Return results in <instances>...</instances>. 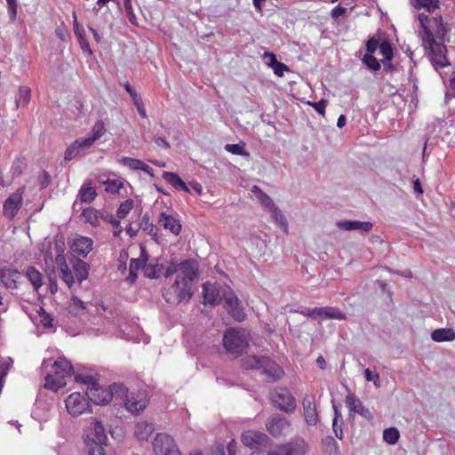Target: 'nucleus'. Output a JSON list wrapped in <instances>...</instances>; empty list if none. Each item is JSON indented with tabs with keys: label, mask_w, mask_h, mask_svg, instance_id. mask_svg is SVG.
Here are the masks:
<instances>
[{
	"label": "nucleus",
	"mask_w": 455,
	"mask_h": 455,
	"mask_svg": "<svg viewBox=\"0 0 455 455\" xmlns=\"http://www.w3.org/2000/svg\"><path fill=\"white\" fill-rule=\"evenodd\" d=\"M345 403L350 412L358 413L367 419H372V414L370 410L363 406L361 400L358 399L355 394L348 393L345 398Z\"/></svg>",
	"instance_id": "19"
},
{
	"label": "nucleus",
	"mask_w": 455,
	"mask_h": 455,
	"mask_svg": "<svg viewBox=\"0 0 455 455\" xmlns=\"http://www.w3.org/2000/svg\"><path fill=\"white\" fill-rule=\"evenodd\" d=\"M342 419H333L332 421V428L335 433V435L339 439H342V428H341Z\"/></svg>",
	"instance_id": "57"
},
{
	"label": "nucleus",
	"mask_w": 455,
	"mask_h": 455,
	"mask_svg": "<svg viewBox=\"0 0 455 455\" xmlns=\"http://www.w3.org/2000/svg\"><path fill=\"white\" fill-rule=\"evenodd\" d=\"M49 365L52 370L44 377V387L57 392L67 385L66 379L73 375L74 368L65 357H59L52 363L51 360H44L42 369H47Z\"/></svg>",
	"instance_id": "1"
},
{
	"label": "nucleus",
	"mask_w": 455,
	"mask_h": 455,
	"mask_svg": "<svg viewBox=\"0 0 455 455\" xmlns=\"http://www.w3.org/2000/svg\"><path fill=\"white\" fill-rule=\"evenodd\" d=\"M8 5V12L10 14L11 20L14 21L17 18L18 12V4L17 0H6Z\"/></svg>",
	"instance_id": "56"
},
{
	"label": "nucleus",
	"mask_w": 455,
	"mask_h": 455,
	"mask_svg": "<svg viewBox=\"0 0 455 455\" xmlns=\"http://www.w3.org/2000/svg\"><path fill=\"white\" fill-rule=\"evenodd\" d=\"M100 220L104 222L111 224L112 226H119V220H116L112 213H109L106 211L100 212Z\"/></svg>",
	"instance_id": "52"
},
{
	"label": "nucleus",
	"mask_w": 455,
	"mask_h": 455,
	"mask_svg": "<svg viewBox=\"0 0 455 455\" xmlns=\"http://www.w3.org/2000/svg\"><path fill=\"white\" fill-rule=\"evenodd\" d=\"M379 41L374 36L369 38L366 42V54H373L379 48Z\"/></svg>",
	"instance_id": "50"
},
{
	"label": "nucleus",
	"mask_w": 455,
	"mask_h": 455,
	"mask_svg": "<svg viewBox=\"0 0 455 455\" xmlns=\"http://www.w3.org/2000/svg\"><path fill=\"white\" fill-rule=\"evenodd\" d=\"M93 241L92 238L87 236L77 235L76 236L70 244L72 252L77 256L85 258L92 251Z\"/></svg>",
	"instance_id": "15"
},
{
	"label": "nucleus",
	"mask_w": 455,
	"mask_h": 455,
	"mask_svg": "<svg viewBox=\"0 0 455 455\" xmlns=\"http://www.w3.org/2000/svg\"><path fill=\"white\" fill-rule=\"evenodd\" d=\"M125 90L127 91V92L132 97V99L133 100V103L136 106L137 110H138L140 116L141 117H143V118H146L147 117V114H146V110L144 108L143 103H142L140 98L138 97L135 90L130 85L129 83H127L125 84Z\"/></svg>",
	"instance_id": "33"
},
{
	"label": "nucleus",
	"mask_w": 455,
	"mask_h": 455,
	"mask_svg": "<svg viewBox=\"0 0 455 455\" xmlns=\"http://www.w3.org/2000/svg\"><path fill=\"white\" fill-rule=\"evenodd\" d=\"M268 212H271L273 218L279 224V226L283 230V232L287 234L288 233V222H287L284 215L281 212V210L277 206L275 205Z\"/></svg>",
	"instance_id": "35"
},
{
	"label": "nucleus",
	"mask_w": 455,
	"mask_h": 455,
	"mask_svg": "<svg viewBox=\"0 0 455 455\" xmlns=\"http://www.w3.org/2000/svg\"><path fill=\"white\" fill-rule=\"evenodd\" d=\"M271 68L273 69L275 75L277 76L278 77H283L285 71H290V68L286 64L280 62L278 60L275 62Z\"/></svg>",
	"instance_id": "49"
},
{
	"label": "nucleus",
	"mask_w": 455,
	"mask_h": 455,
	"mask_svg": "<svg viewBox=\"0 0 455 455\" xmlns=\"http://www.w3.org/2000/svg\"><path fill=\"white\" fill-rule=\"evenodd\" d=\"M134 202L132 199H127L120 204L116 211V216L118 219H124L129 212L132 210Z\"/></svg>",
	"instance_id": "39"
},
{
	"label": "nucleus",
	"mask_w": 455,
	"mask_h": 455,
	"mask_svg": "<svg viewBox=\"0 0 455 455\" xmlns=\"http://www.w3.org/2000/svg\"><path fill=\"white\" fill-rule=\"evenodd\" d=\"M124 10L130 22L132 24H136V15L133 12L132 4H130L129 7H124Z\"/></svg>",
	"instance_id": "63"
},
{
	"label": "nucleus",
	"mask_w": 455,
	"mask_h": 455,
	"mask_svg": "<svg viewBox=\"0 0 455 455\" xmlns=\"http://www.w3.org/2000/svg\"><path fill=\"white\" fill-rule=\"evenodd\" d=\"M379 52L386 60H392L394 57V52L391 43L387 40L380 43Z\"/></svg>",
	"instance_id": "42"
},
{
	"label": "nucleus",
	"mask_w": 455,
	"mask_h": 455,
	"mask_svg": "<svg viewBox=\"0 0 455 455\" xmlns=\"http://www.w3.org/2000/svg\"><path fill=\"white\" fill-rule=\"evenodd\" d=\"M97 196L95 188L89 183H84L79 189L78 197L82 203H92Z\"/></svg>",
	"instance_id": "28"
},
{
	"label": "nucleus",
	"mask_w": 455,
	"mask_h": 455,
	"mask_svg": "<svg viewBox=\"0 0 455 455\" xmlns=\"http://www.w3.org/2000/svg\"><path fill=\"white\" fill-rule=\"evenodd\" d=\"M427 48L429 49V56L432 63L439 67H445L449 65L445 52L446 48L442 43H434Z\"/></svg>",
	"instance_id": "20"
},
{
	"label": "nucleus",
	"mask_w": 455,
	"mask_h": 455,
	"mask_svg": "<svg viewBox=\"0 0 455 455\" xmlns=\"http://www.w3.org/2000/svg\"><path fill=\"white\" fill-rule=\"evenodd\" d=\"M399 438L400 433L396 427H389L383 432V439L389 444H395Z\"/></svg>",
	"instance_id": "40"
},
{
	"label": "nucleus",
	"mask_w": 455,
	"mask_h": 455,
	"mask_svg": "<svg viewBox=\"0 0 455 455\" xmlns=\"http://www.w3.org/2000/svg\"><path fill=\"white\" fill-rule=\"evenodd\" d=\"M431 338L435 342L451 341L455 339V331L451 328H441L435 330Z\"/></svg>",
	"instance_id": "30"
},
{
	"label": "nucleus",
	"mask_w": 455,
	"mask_h": 455,
	"mask_svg": "<svg viewBox=\"0 0 455 455\" xmlns=\"http://www.w3.org/2000/svg\"><path fill=\"white\" fill-rule=\"evenodd\" d=\"M24 191V187L19 188L6 198L3 205V214L4 217L12 220L17 215L22 206Z\"/></svg>",
	"instance_id": "10"
},
{
	"label": "nucleus",
	"mask_w": 455,
	"mask_h": 455,
	"mask_svg": "<svg viewBox=\"0 0 455 455\" xmlns=\"http://www.w3.org/2000/svg\"><path fill=\"white\" fill-rule=\"evenodd\" d=\"M158 223L164 229L169 230L172 234L179 235L181 232V224L179 220L166 212H161L158 217Z\"/></svg>",
	"instance_id": "23"
},
{
	"label": "nucleus",
	"mask_w": 455,
	"mask_h": 455,
	"mask_svg": "<svg viewBox=\"0 0 455 455\" xmlns=\"http://www.w3.org/2000/svg\"><path fill=\"white\" fill-rule=\"evenodd\" d=\"M145 268V275L149 278H156L158 276L156 272V267L148 265L144 267Z\"/></svg>",
	"instance_id": "61"
},
{
	"label": "nucleus",
	"mask_w": 455,
	"mask_h": 455,
	"mask_svg": "<svg viewBox=\"0 0 455 455\" xmlns=\"http://www.w3.org/2000/svg\"><path fill=\"white\" fill-rule=\"evenodd\" d=\"M68 412L73 417L80 416L85 412H91L89 399L79 392L70 394L65 400Z\"/></svg>",
	"instance_id": "7"
},
{
	"label": "nucleus",
	"mask_w": 455,
	"mask_h": 455,
	"mask_svg": "<svg viewBox=\"0 0 455 455\" xmlns=\"http://www.w3.org/2000/svg\"><path fill=\"white\" fill-rule=\"evenodd\" d=\"M78 142L74 141L65 151L64 159L68 162L74 159L81 152Z\"/></svg>",
	"instance_id": "44"
},
{
	"label": "nucleus",
	"mask_w": 455,
	"mask_h": 455,
	"mask_svg": "<svg viewBox=\"0 0 455 455\" xmlns=\"http://www.w3.org/2000/svg\"><path fill=\"white\" fill-rule=\"evenodd\" d=\"M164 180L172 185L174 188L189 193V188L184 180L175 172H164L163 173Z\"/></svg>",
	"instance_id": "26"
},
{
	"label": "nucleus",
	"mask_w": 455,
	"mask_h": 455,
	"mask_svg": "<svg viewBox=\"0 0 455 455\" xmlns=\"http://www.w3.org/2000/svg\"><path fill=\"white\" fill-rule=\"evenodd\" d=\"M82 217L84 219L85 222L91 224L92 227H98L100 225V211L89 207L82 212Z\"/></svg>",
	"instance_id": "31"
},
{
	"label": "nucleus",
	"mask_w": 455,
	"mask_h": 455,
	"mask_svg": "<svg viewBox=\"0 0 455 455\" xmlns=\"http://www.w3.org/2000/svg\"><path fill=\"white\" fill-rule=\"evenodd\" d=\"M31 98V90L27 86H20L19 88V93L16 97L15 105L16 108L20 106H26L29 102Z\"/></svg>",
	"instance_id": "34"
},
{
	"label": "nucleus",
	"mask_w": 455,
	"mask_h": 455,
	"mask_svg": "<svg viewBox=\"0 0 455 455\" xmlns=\"http://www.w3.org/2000/svg\"><path fill=\"white\" fill-rule=\"evenodd\" d=\"M148 403V397L146 392L131 393L126 395L124 400L125 409L132 414L138 415L145 410Z\"/></svg>",
	"instance_id": "12"
},
{
	"label": "nucleus",
	"mask_w": 455,
	"mask_h": 455,
	"mask_svg": "<svg viewBox=\"0 0 455 455\" xmlns=\"http://www.w3.org/2000/svg\"><path fill=\"white\" fill-rule=\"evenodd\" d=\"M155 430L154 425L146 421L138 422L135 426L134 436L139 441H147Z\"/></svg>",
	"instance_id": "25"
},
{
	"label": "nucleus",
	"mask_w": 455,
	"mask_h": 455,
	"mask_svg": "<svg viewBox=\"0 0 455 455\" xmlns=\"http://www.w3.org/2000/svg\"><path fill=\"white\" fill-rule=\"evenodd\" d=\"M108 436L105 428L99 419H92L89 426L84 430V442L88 455H105L104 445Z\"/></svg>",
	"instance_id": "2"
},
{
	"label": "nucleus",
	"mask_w": 455,
	"mask_h": 455,
	"mask_svg": "<svg viewBox=\"0 0 455 455\" xmlns=\"http://www.w3.org/2000/svg\"><path fill=\"white\" fill-rule=\"evenodd\" d=\"M225 307L228 314L236 321L242 322L245 319V313L242 307L237 296L232 291L223 293Z\"/></svg>",
	"instance_id": "13"
},
{
	"label": "nucleus",
	"mask_w": 455,
	"mask_h": 455,
	"mask_svg": "<svg viewBox=\"0 0 455 455\" xmlns=\"http://www.w3.org/2000/svg\"><path fill=\"white\" fill-rule=\"evenodd\" d=\"M339 227L344 230H363L364 232H370L372 229V223L370 221H359V220H346L339 222Z\"/></svg>",
	"instance_id": "24"
},
{
	"label": "nucleus",
	"mask_w": 455,
	"mask_h": 455,
	"mask_svg": "<svg viewBox=\"0 0 455 455\" xmlns=\"http://www.w3.org/2000/svg\"><path fill=\"white\" fill-rule=\"evenodd\" d=\"M23 161L20 158H17L13 161L11 171L12 178L18 177L22 173Z\"/></svg>",
	"instance_id": "51"
},
{
	"label": "nucleus",
	"mask_w": 455,
	"mask_h": 455,
	"mask_svg": "<svg viewBox=\"0 0 455 455\" xmlns=\"http://www.w3.org/2000/svg\"><path fill=\"white\" fill-rule=\"evenodd\" d=\"M307 448V443L303 438H297L274 446L267 451V455H305Z\"/></svg>",
	"instance_id": "6"
},
{
	"label": "nucleus",
	"mask_w": 455,
	"mask_h": 455,
	"mask_svg": "<svg viewBox=\"0 0 455 455\" xmlns=\"http://www.w3.org/2000/svg\"><path fill=\"white\" fill-rule=\"evenodd\" d=\"M175 271H180L177 275L186 277V280L193 282L199 275L198 263L196 259H188L181 261Z\"/></svg>",
	"instance_id": "17"
},
{
	"label": "nucleus",
	"mask_w": 455,
	"mask_h": 455,
	"mask_svg": "<svg viewBox=\"0 0 455 455\" xmlns=\"http://www.w3.org/2000/svg\"><path fill=\"white\" fill-rule=\"evenodd\" d=\"M59 275L61 280L68 286L71 287L75 283L73 274L68 265L58 267Z\"/></svg>",
	"instance_id": "41"
},
{
	"label": "nucleus",
	"mask_w": 455,
	"mask_h": 455,
	"mask_svg": "<svg viewBox=\"0 0 455 455\" xmlns=\"http://www.w3.org/2000/svg\"><path fill=\"white\" fill-rule=\"evenodd\" d=\"M268 363L266 357H259L256 355H247L242 359V366L246 370L260 369Z\"/></svg>",
	"instance_id": "27"
},
{
	"label": "nucleus",
	"mask_w": 455,
	"mask_h": 455,
	"mask_svg": "<svg viewBox=\"0 0 455 455\" xmlns=\"http://www.w3.org/2000/svg\"><path fill=\"white\" fill-rule=\"evenodd\" d=\"M302 406L306 422L309 426H315L319 420V417L314 396L307 395L304 397Z\"/></svg>",
	"instance_id": "18"
},
{
	"label": "nucleus",
	"mask_w": 455,
	"mask_h": 455,
	"mask_svg": "<svg viewBox=\"0 0 455 455\" xmlns=\"http://www.w3.org/2000/svg\"><path fill=\"white\" fill-rule=\"evenodd\" d=\"M267 432L274 437L285 435L290 427V422L280 415L272 416L266 423Z\"/></svg>",
	"instance_id": "14"
},
{
	"label": "nucleus",
	"mask_w": 455,
	"mask_h": 455,
	"mask_svg": "<svg viewBox=\"0 0 455 455\" xmlns=\"http://www.w3.org/2000/svg\"><path fill=\"white\" fill-rule=\"evenodd\" d=\"M415 7L433 12L439 8V0H415Z\"/></svg>",
	"instance_id": "38"
},
{
	"label": "nucleus",
	"mask_w": 455,
	"mask_h": 455,
	"mask_svg": "<svg viewBox=\"0 0 455 455\" xmlns=\"http://www.w3.org/2000/svg\"><path fill=\"white\" fill-rule=\"evenodd\" d=\"M272 403L281 411L291 412L296 408V400L287 388L276 387L271 393Z\"/></svg>",
	"instance_id": "9"
},
{
	"label": "nucleus",
	"mask_w": 455,
	"mask_h": 455,
	"mask_svg": "<svg viewBox=\"0 0 455 455\" xmlns=\"http://www.w3.org/2000/svg\"><path fill=\"white\" fill-rule=\"evenodd\" d=\"M251 192L255 195L259 202L268 211L273 208L275 204L272 201L269 196H267L260 188L253 186Z\"/></svg>",
	"instance_id": "32"
},
{
	"label": "nucleus",
	"mask_w": 455,
	"mask_h": 455,
	"mask_svg": "<svg viewBox=\"0 0 455 455\" xmlns=\"http://www.w3.org/2000/svg\"><path fill=\"white\" fill-rule=\"evenodd\" d=\"M241 442L245 447L256 450L260 447H266L270 442V438L262 432L247 430L241 435Z\"/></svg>",
	"instance_id": "11"
},
{
	"label": "nucleus",
	"mask_w": 455,
	"mask_h": 455,
	"mask_svg": "<svg viewBox=\"0 0 455 455\" xmlns=\"http://www.w3.org/2000/svg\"><path fill=\"white\" fill-rule=\"evenodd\" d=\"M250 333L244 329L228 328L223 335L225 349L235 356L246 352L249 347Z\"/></svg>",
	"instance_id": "4"
},
{
	"label": "nucleus",
	"mask_w": 455,
	"mask_h": 455,
	"mask_svg": "<svg viewBox=\"0 0 455 455\" xmlns=\"http://www.w3.org/2000/svg\"><path fill=\"white\" fill-rule=\"evenodd\" d=\"M363 62L371 70L378 71L381 66L379 60L372 54H365Z\"/></svg>",
	"instance_id": "46"
},
{
	"label": "nucleus",
	"mask_w": 455,
	"mask_h": 455,
	"mask_svg": "<svg viewBox=\"0 0 455 455\" xmlns=\"http://www.w3.org/2000/svg\"><path fill=\"white\" fill-rule=\"evenodd\" d=\"M146 259H132L130 261V276L136 277V272L140 269L145 267L146 265Z\"/></svg>",
	"instance_id": "45"
},
{
	"label": "nucleus",
	"mask_w": 455,
	"mask_h": 455,
	"mask_svg": "<svg viewBox=\"0 0 455 455\" xmlns=\"http://www.w3.org/2000/svg\"><path fill=\"white\" fill-rule=\"evenodd\" d=\"M424 35L422 36L423 45L425 48L435 43V36L429 28H424Z\"/></svg>",
	"instance_id": "53"
},
{
	"label": "nucleus",
	"mask_w": 455,
	"mask_h": 455,
	"mask_svg": "<svg viewBox=\"0 0 455 455\" xmlns=\"http://www.w3.org/2000/svg\"><path fill=\"white\" fill-rule=\"evenodd\" d=\"M125 393L127 390L124 385L113 384L109 387H100L99 384H92L87 387L86 396L90 401L98 405L108 403L114 397L115 393Z\"/></svg>",
	"instance_id": "5"
},
{
	"label": "nucleus",
	"mask_w": 455,
	"mask_h": 455,
	"mask_svg": "<svg viewBox=\"0 0 455 455\" xmlns=\"http://www.w3.org/2000/svg\"><path fill=\"white\" fill-rule=\"evenodd\" d=\"M55 263L57 267H63L64 265H68L66 262L65 256L63 254V251H60L55 257Z\"/></svg>",
	"instance_id": "64"
},
{
	"label": "nucleus",
	"mask_w": 455,
	"mask_h": 455,
	"mask_svg": "<svg viewBox=\"0 0 455 455\" xmlns=\"http://www.w3.org/2000/svg\"><path fill=\"white\" fill-rule=\"evenodd\" d=\"M105 190L110 194H118L124 188V180L121 179H108L104 181Z\"/></svg>",
	"instance_id": "36"
},
{
	"label": "nucleus",
	"mask_w": 455,
	"mask_h": 455,
	"mask_svg": "<svg viewBox=\"0 0 455 455\" xmlns=\"http://www.w3.org/2000/svg\"><path fill=\"white\" fill-rule=\"evenodd\" d=\"M153 450L156 455H181L174 439L163 433L157 434L155 437Z\"/></svg>",
	"instance_id": "8"
},
{
	"label": "nucleus",
	"mask_w": 455,
	"mask_h": 455,
	"mask_svg": "<svg viewBox=\"0 0 455 455\" xmlns=\"http://www.w3.org/2000/svg\"><path fill=\"white\" fill-rule=\"evenodd\" d=\"M316 319L324 321L327 319L346 320L347 315L335 307H315Z\"/></svg>",
	"instance_id": "22"
},
{
	"label": "nucleus",
	"mask_w": 455,
	"mask_h": 455,
	"mask_svg": "<svg viewBox=\"0 0 455 455\" xmlns=\"http://www.w3.org/2000/svg\"><path fill=\"white\" fill-rule=\"evenodd\" d=\"M75 141L78 142L81 152L90 148L95 142V140L90 136L84 139H77Z\"/></svg>",
	"instance_id": "54"
},
{
	"label": "nucleus",
	"mask_w": 455,
	"mask_h": 455,
	"mask_svg": "<svg viewBox=\"0 0 455 455\" xmlns=\"http://www.w3.org/2000/svg\"><path fill=\"white\" fill-rule=\"evenodd\" d=\"M194 294L193 282L185 276L177 275L175 282L163 292L164 300L169 304L188 302Z\"/></svg>",
	"instance_id": "3"
},
{
	"label": "nucleus",
	"mask_w": 455,
	"mask_h": 455,
	"mask_svg": "<svg viewBox=\"0 0 455 455\" xmlns=\"http://www.w3.org/2000/svg\"><path fill=\"white\" fill-rule=\"evenodd\" d=\"M223 294L220 292V286L214 283L207 282L203 284V298L204 304L215 306L220 303Z\"/></svg>",
	"instance_id": "16"
},
{
	"label": "nucleus",
	"mask_w": 455,
	"mask_h": 455,
	"mask_svg": "<svg viewBox=\"0 0 455 455\" xmlns=\"http://www.w3.org/2000/svg\"><path fill=\"white\" fill-rule=\"evenodd\" d=\"M141 160L124 156L120 159V163L131 170H140L141 168Z\"/></svg>",
	"instance_id": "47"
},
{
	"label": "nucleus",
	"mask_w": 455,
	"mask_h": 455,
	"mask_svg": "<svg viewBox=\"0 0 455 455\" xmlns=\"http://www.w3.org/2000/svg\"><path fill=\"white\" fill-rule=\"evenodd\" d=\"M314 108L321 115H324V112H325V108H326V106H327V101L325 100H321L320 101L318 102H315V103H312L311 104Z\"/></svg>",
	"instance_id": "58"
},
{
	"label": "nucleus",
	"mask_w": 455,
	"mask_h": 455,
	"mask_svg": "<svg viewBox=\"0 0 455 455\" xmlns=\"http://www.w3.org/2000/svg\"><path fill=\"white\" fill-rule=\"evenodd\" d=\"M74 272L76 279L81 283L88 277V265L83 260H78L74 266Z\"/></svg>",
	"instance_id": "37"
},
{
	"label": "nucleus",
	"mask_w": 455,
	"mask_h": 455,
	"mask_svg": "<svg viewBox=\"0 0 455 455\" xmlns=\"http://www.w3.org/2000/svg\"><path fill=\"white\" fill-rule=\"evenodd\" d=\"M20 278V273L18 270L7 266H0V280L7 289H16L18 287V280Z\"/></svg>",
	"instance_id": "21"
},
{
	"label": "nucleus",
	"mask_w": 455,
	"mask_h": 455,
	"mask_svg": "<svg viewBox=\"0 0 455 455\" xmlns=\"http://www.w3.org/2000/svg\"><path fill=\"white\" fill-rule=\"evenodd\" d=\"M154 142L157 147H162L164 148H170V143L161 136H155Z\"/></svg>",
	"instance_id": "62"
},
{
	"label": "nucleus",
	"mask_w": 455,
	"mask_h": 455,
	"mask_svg": "<svg viewBox=\"0 0 455 455\" xmlns=\"http://www.w3.org/2000/svg\"><path fill=\"white\" fill-rule=\"evenodd\" d=\"M225 149L228 152H230L233 155H236V156H245V155H248L245 152V149H244V143L227 144L225 146Z\"/></svg>",
	"instance_id": "48"
},
{
	"label": "nucleus",
	"mask_w": 455,
	"mask_h": 455,
	"mask_svg": "<svg viewBox=\"0 0 455 455\" xmlns=\"http://www.w3.org/2000/svg\"><path fill=\"white\" fill-rule=\"evenodd\" d=\"M264 59L266 60V64L270 68L277 61L275 54L271 52H265Z\"/></svg>",
	"instance_id": "60"
},
{
	"label": "nucleus",
	"mask_w": 455,
	"mask_h": 455,
	"mask_svg": "<svg viewBox=\"0 0 455 455\" xmlns=\"http://www.w3.org/2000/svg\"><path fill=\"white\" fill-rule=\"evenodd\" d=\"M105 132H106L105 124H104L103 121L99 120L94 124V125L92 129V134L90 135V137H92L96 141L100 137H102Z\"/></svg>",
	"instance_id": "43"
},
{
	"label": "nucleus",
	"mask_w": 455,
	"mask_h": 455,
	"mask_svg": "<svg viewBox=\"0 0 455 455\" xmlns=\"http://www.w3.org/2000/svg\"><path fill=\"white\" fill-rule=\"evenodd\" d=\"M76 381L78 383L88 385V387H92V384H98L94 377L88 375H76Z\"/></svg>",
	"instance_id": "55"
},
{
	"label": "nucleus",
	"mask_w": 455,
	"mask_h": 455,
	"mask_svg": "<svg viewBox=\"0 0 455 455\" xmlns=\"http://www.w3.org/2000/svg\"><path fill=\"white\" fill-rule=\"evenodd\" d=\"M26 276L31 283L34 290L38 291L43 285V275L35 267L30 266L26 270Z\"/></svg>",
	"instance_id": "29"
},
{
	"label": "nucleus",
	"mask_w": 455,
	"mask_h": 455,
	"mask_svg": "<svg viewBox=\"0 0 455 455\" xmlns=\"http://www.w3.org/2000/svg\"><path fill=\"white\" fill-rule=\"evenodd\" d=\"M347 12V8L338 5L331 10V17L335 20L344 15Z\"/></svg>",
	"instance_id": "59"
}]
</instances>
